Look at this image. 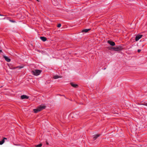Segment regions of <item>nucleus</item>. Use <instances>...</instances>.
I'll return each instance as SVG.
<instances>
[{
  "label": "nucleus",
  "mask_w": 147,
  "mask_h": 147,
  "mask_svg": "<svg viewBox=\"0 0 147 147\" xmlns=\"http://www.w3.org/2000/svg\"><path fill=\"white\" fill-rule=\"evenodd\" d=\"M42 71L39 69H35L32 71V74L35 76H38L40 74Z\"/></svg>",
  "instance_id": "obj_1"
},
{
  "label": "nucleus",
  "mask_w": 147,
  "mask_h": 147,
  "mask_svg": "<svg viewBox=\"0 0 147 147\" xmlns=\"http://www.w3.org/2000/svg\"><path fill=\"white\" fill-rule=\"evenodd\" d=\"M122 48L120 47H111L110 49L111 50L116 51H121L122 50Z\"/></svg>",
  "instance_id": "obj_2"
},
{
  "label": "nucleus",
  "mask_w": 147,
  "mask_h": 147,
  "mask_svg": "<svg viewBox=\"0 0 147 147\" xmlns=\"http://www.w3.org/2000/svg\"><path fill=\"white\" fill-rule=\"evenodd\" d=\"M39 110H40V111L45 109L46 107V106L44 104H42L41 105H39L38 107Z\"/></svg>",
  "instance_id": "obj_3"
},
{
  "label": "nucleus",
  "mask_w": 147,
  "mask_h": 147,
  "mask_svg": "<svg viewBox=\"0 0 147 147\" xmlns=\"http://www.w3.org/2000/svg\"><path fill=\"white\" fill-rule=\"evenodd\" d=\"M142 36V35L141 34H139L137 35L136 38V41H138L141 38Z\"/></svg>",
  "instance_id": "obj_4"
},
{
  "label": "nucleus",
  "mask_w": 147,
  "mask_h": 147,
  "mask_svg": "<svg viewBox=\"0 0 147 147\" xmlns=\"http://www.w3.org/2000/svg\"><path fill=\"white\" fill-rule=\"evenodd\" d=\"M4 58L7 62H9L11 61V59L8 57L4 55L3 56Z\"/></svg>",
  "instance_id": "obj_5"
},
{
  "label": "nucleus",
  "mask_w": 147,
  "mask_h": 147,
  "mask_svg": "<svg viewBox=\"0 0 147 147\" xmlns=\"http://www.w3.org/2000/svg\"><path fill=\"white\" fill-rule=\"evenodd\" d=\"M70 84L71 86L74 88H77L78 87V86L77 84H74L73 82H71Z\"/></svg>",
  "instance_id": "obj_6"
},
{
  "label": "nucleus",
  "mask_w": 147,
  "mask_h": 147,
  "mask_svg": "<svg viewBox=\"0 0 147 147\" xmlns=\"http://www.w3.org/2000/svg\"><path fill=\"white\" fill-rule=\"evenodd\" d=\"M29 97L26 95H23L21 96V98L22 99H28Z\"/></svg>",
  "instance_id": "obj_7"
},
{
  "label": "nucleus",
  "mask_w": 147,
  "mask_h": 147,
  "mask_svg": "<svg viewBox=\"0 0 147 147\" xmlns=\"http://www.w3.org/2000/svg\"><path fill=\"white\" fill-rule=\"evenodd\" d=\"M91 29H84L81 32L82 33H86L88 31L90 30Z\"/></svg>",
  "instance_id": "obj_8"
},
{
  "label": "nucleus",
  "mask_w": 147,
  "mask_h": 147,
  "mask_svg": "<svg viewBox=\"0 0 147 147\" xmlns=\"http://www.w3.org/2000/svg\"><path fill=\"white\" fill-rule=\"evenodd\" d=\"M33 111L34 113H37L40 111V110L37 107V108L33 109Z\"/></svg>",
  "instance_id": "obj_9"
},
{
  "label": "nucleus",
  "mask_w": 147,
  "mask_h": 147,
  "mask_svg": "<svg viewBox=\"0 0 147 147\" xmlns=\"http://www.w3.org/2000/svg\"><path fill=\"white\" fill-rule=\"evenodd\" d=\"M62 77L61 76H59L58 75H54L53 76V79H56L59 78H61Z\"/></svg>",
  "instance_id": "obj_10"
},
{
  "label": "nucleus",
  "mask_w": 147,
  "mask_h": 147,
  "mask_svg": "<svg viewBox=\"0 0 147 147\" xmlns=\"http://www.w3.org/2000/svg\"><path fill=\"white\" fill-rule=\"evenodd\" d=\"M108 43L109 44L111 45L112 46H114L115 45V42H113L110 41H108Z\"/></svg>",
  "instance_id": "obj_11"
},
{
  "label": "nucleus",
  "mask_w": 147,
  "mask_h": 147,
  "mask_svg": "<svg viewBox=\"0 0 147 147\" xmlns=\"http://www.w3.org/2000/svg\"><path fill=\"white\" fill-rule=\"evenodd\" d=\"M40 38L44 42L45 41L47 40V38L44 36H41L40 37Z\"/></svg>",
  "instance_id": "obj_12"
},
{
  "label": "nucleus",
  "mask_w": 147,
  "mask_h": 147,
  "mask_svg": "<svg viewBox=\"0 0 147 147\" xmlns=\"http://www.w3.org/2000/svg\"><path fill=\"white\" fill-rule=\"evenodd\" d=\"M100 136V135L99 134H96L94 135L93 136V140H95L96 139Z\"/></svg>",
  "instance_id": "obj_13"
},
{
  "label": "nucleus",
  "mask_w": 147,
  "mask_h": 147,
  "mask_svg": "<svg viewBox=\"0 0 147 147\" xmlns=\"http://www.w3.org/2000/svg\"><path fill=\"white\" fill-rule=\"evenodd\" d=\"M5 142L4 140H2L0 141V145H2Z\"/></svg>",
  "instance_id": "obj_14"
},
{
  "label": "nucleus",
  "mask_w": 147,
  "mask_h": 147,
  "mask_svg": "<svg viewBox=\"0 0 147 147\" xmlns=\"http://www.w3.org/2000/svg\"><path fill=\"white\" fill-rule=\"evenodd\" d=\"M42 146V144H40L36 146V147H40Z\"/></svg>",
  "instance_id": "obj_15"
},
{
  "label": "nucleus",
  "mask_w": 147,
  "mask_h": 147,
  "mask_svg": "<svg viewBox=\"0 0 147 147\" xmlns=\"http://www.w3.org/2000/svg\"><path fill=\"white\" fill-rule=\"evenodd\" d=\"M16 67L17 68H19L20 69H21V68H23V66H17Z\"/></svg>",
  "instance_id": "obj_16"
},
{
  "label": "nucleus",
  "mask_w": 147,
  "mask_h": 147,
  "mask_svg": "<svg viewBox=\"0 0 147 147\" xmlns=\"http://www.w3.org/2000/svg\"><path fill=\"white\" fill-rule=\"evenodd\" d=\"M9 21L10 22H11L12 23H14V22H16L14 20H9Z\"/></svg>",
  "instance_id": "obj_17"
},
{
  "label": "nucleus",
  "mask_w": 147,
  "mask_h": 147,
  "mask_svg": "<svg viewBox=\"0 0 147 147\" xmlns=\"http://www.w3.org/2000/svg\"><path fill=\"white\" fill-rule=\"evenodd\" d=\"M61 26V24H58L57 27L58 28L60 27Z\"/></svg>",
  "instance_id": "obj_18"
},
{
  "label": "nucleus",
  "mask_w": 147,
  "mask_h": 147,
  "mask_svg": "<svg viewBox=\"0 0 147 147\" xmlns=\"http://www.w3.org/2000/svg\"><path fill=\"white\" fill-rule=\"evenodd\" d=\"M75 113H71L70 115V116H71V117L72 118L73 117H74V116H73L72 115L73 114H74Z\"/></svg>",
  "instance_id": "obj_19"
},
{
  "label": "nucleus",
  "mask_w": 147,
  "mask_h": 147,
  "mask_svg": "<svg viewBox=\"0 0 147 147\" xmlns=\"http://www.w3.org/2000/svg\"><path fill=\"white\" fill-rule=\"evenodd\" d=\"M76 115H78L79 114V113L78 112H77L75 113Z\"/></svg>",
  "instance_id": "obj_20"
},
{
  "label": "nucleus",
  "mask_w": 147,
  "mask_h": 147,
  "mask_svg": "<svg viewBox=\"0 0 147 147\" xmlns=\"http://www.w3.org/2000/svg\"><path fill=\"white\" fill-rule=\"evenodd\" d=\"M16 68L17 67H12L11 68V69H16Z\"/></svg>",
  "instance_id": "obj_21"
},
{
  "label": "nucleus",
  "mask_w": 147,
  "mask_h": 147,
  "mask_svg": "<svg viewBox=\"0 0 147 147\" xmlns=\"http://www.w3.org/2000/svg\"><path fill=\"white\" fill-rule=\"evenodd\" d=\"M141 51V50H140V49H138V52H140Z\"/></svg>",
  "instance_id": "obj_22"
},
{
  "label": "nucleus",
  "mask_w": 147,
  "mask_h": 147,
  "mask_svg": "<svg viewBox=\"0 0 147 147\" xmlns=\"http://www.w3.org/2000/svg\"><path fill=\"white\" fill-rule=\"evenodd\" d=\"M3 140H4L5 141V140H7V139L6 138H4L3 139Z\"/></svg>",
  "instance_id": "obj_23"
},
{
  "label": "nucleus",
  "mask_w": 147,
  "mask_h": 147,
  "mask_svg": "<svg viewBox=\"0 0 147 147\" xmlns=\"http://www.w3.org/2000/svg\"><path fill=\"white\" fill-rule=\"evenodd\" d=\"M0 16H4L2 14H0Z\"/></svg>",
  "instance_id": "obj_24"
},
{
  "label": "nucleus",
  "mask_w": 147,
  "mask_h": 147,
  "mask_svg": "<svg viewBox=\"0 0 147 147\" xmlns=\"http://www.w3.org/2000/svg\"><path fill=\"white\" fill-rule=\"evenodd\" d=\"M2 52V50H0V53H1Z\"/></svg>",
  "instance_id": "obj_25"
}]
</instances>
